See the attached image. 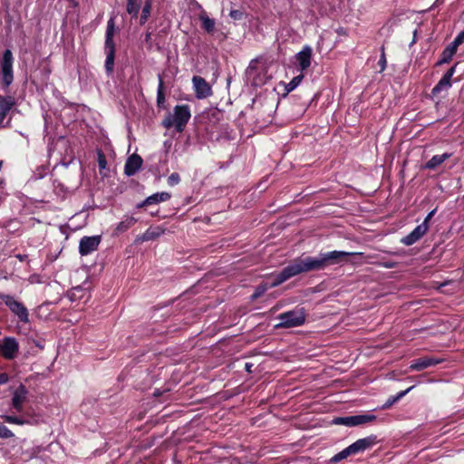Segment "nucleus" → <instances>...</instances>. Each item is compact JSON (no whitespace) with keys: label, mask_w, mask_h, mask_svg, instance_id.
<instances>
[{"label":"nucleus","mask_w":464,"mask_h":464,"mask_svg":"<svg viewBox=\"0 0 464 464\" xmlns=\"http://www.w3.org/2000/svg\"><path fill=\"white\" fill-rule=\"evenodd\" d=\"M383 266L386 268H392L394 267V263H386L383 265Z\"/></svg>","instance_id":"obj_45"},{"label":"nucleus","mask_w":464,"mask_h":464,"mask_svg":"<svg viewBox=\"0 0 464 464\" xmlns=\"http://www.w3.org/2000/svg\"><path fill=\"white\" fill-rule=\"evenodd\" d=\"M457 63L451 66L441 77L439 82L433 87L432 94L436 95L440 92L447 91L451 87V78L456 72Z\"/></svg>","instance_id":"obj_11"},{"label":"nucleus","mask_w":464,"mask_h":464,"mask_svg":"<svg viewBox=\"0 0 464 464\" xmlns=\"http://www.w3.org/2000/svg\"><path fill=\"white\" fill-rule=\"evenodd\" d=\"M180 181V177L178 173L174 172L168 178V184L171 187L178 185Z\"/></svg>","instance_id":"obj_37"},{"label":"nucleus","mask_w":464,"mask_h":464,"mask_svg":"<svg viewBox=\"0 0 464 464\" xmlns=\"http://www.w3.org/2000/svg\"><path fill=\"white\" fill-rule=\"evenodd\" d=\"M0 299L21 322L27 323L29 321L28 310L21 302L15 300L12 295L3 293L0 294Z\"/></svg>","instance_id":"obj_5"},{"label":"nucleus","mask_w":464,"mask_h":464,"mask_svg":"<svg viewBox=\"0 0 464 464\" xmlns=\"http://www.w3.org/2000/svg\"><path fill=\"white\" fill-rule=\"evenodd\" d=\"M97 156H98V159H97L98 166H99L100 170L105 169L107 168V160H106L105 155L103 154V152L101 150H98Z\"/></svg>","instance_id":"obj_34"},{"label":"nucleus","mask_w":464,"mask_h":464,"mask_svg":"<svg viewBox=\"0 0 464 464\" xmlns=\"http://www.w3.org/2000/svg\"><path fill=\"white\" fill-rule=\"evenodd\" d=\"M451 157L450 153H443L441 155H434L426 164L425 169H435L440 166L445 160Z\"/></svg>","instance_id":"obj_20"},{"label":"nucleus","mask_w":464,"mask_h":464,"mask_svg":"<svg viewBox=\"0 0 464 464\" xmlns=\"http://www.w3.org/2000/svg\"><path fill=\"white\" fill-rule=\"evenodd\" d=\"M18 350V342L14 337H5L0 343V353L7 360L16 357Z\"/></svg>","instance_id":"obj_7"},{"label":"nucleus","mask_w":464,"mask_h":464,"mask_svg":"<svg viewBox=\"0 0 464 464\" xmlns=\"http://www.w3.org/2000/svg\"><path fill=\"white\" fill-rule=\"evenodd\" d=\"M82 291H83V290H82V287H80V286H78V287H74V288L72 290L71 294H70V298H71L72 300H76L77 298H82V295H80L79 294H81Z\"/></svg>","instance_id":"obj_39"},{"label":"nucleus","mask_w":464,"mask_h":464,"mask_svg":"<svg viewBox=\"0 0 464 464\" xmlns=\"http://www.w3.org/2000/svg\"><path fill=\"white\" fill-rule=\"evenodd\" d=\"M151 6H152L151 0H146L144 5L142 7L141 14L140 17V24H144L148 21V19L150 15V13H151Z\"/></svg>","instance_id":"obj_27"},{"label":"nucleus","mask_w":464,"mask_h":464,"mask_svg":"<svg viewBox=\"0 0 464 464\" xmlns=\"http://www.w3.org/2000/svg\"><path fill=\"white\" fill-rule=\"evenodd\" d=\"M376 416L372 414H362V415H353L347 417H338L334 420V424L344 425L348 427H354L362 425L368 422H372L375 420Z\"/></svg>","instance_id":"obj_6"},{"label":"nucleus","mask_w":464,"mask_h":464,"mask_svg":"<svg viewBox=\"0 0 464 464\" xmlns=\"http://www.w3.org/2000/svg\"><path fill=\"white\" fill-rule=\"evenodd\" d=\"M13 63V53L7 49L4 52L3 57L0 60V71L5 88H7L14 81Z\"/></svg>","instance_id":"obj_4"},{"label":"nucleus","mask_w":464,"mask_h":464,"mask_svg":"<svg viewBox=\"0 0 464 464\" xmlns=\"http://www.w3.org/2000/svg\"><path fill=\"white\" fill-rule=\"evenodd\" d=\"M116 29H115V21L114 17H111L107 22L106 34L105 39H111L114 37Z\"/></svg>","instance_id":"obj_32"},{"label":"nucleus","mask_w":464,"mask_h":464,"mask_svg":"<svg viewBox=\"0 0 464 464\" xmlns=\"http://www.w3.org/2000/svg\"><path fill=\"white\" fill-rule=\"evenodd\" d=\"M14 99L11 96L0 98V125H4L5 120L14 105Z\"/></svg>","instance_id":"obj_17"},{"label":"nucleus","mask_w":464,"mask_h":464,"mask_svg":"<svg viewBox=\"0 0 464 464\" xmlns=\"http://www.w3.org/2000/svg\"><path fill=\"white\" fill-rule=\"evenodd\" d=\"M455 53H456L454 51H452L449 46H447L443 50L440 60L437 62V65H441L443 63H450Z\"/></svg>","instance_id":"obj_29"},{"label":"nucleus","mask_w":464,"mask_h":464,"mask_svg":"<svg viewBox=\"0 0 464 464\" xmlns=\"http://www.w3.org/2000/svg\"><path fill=\"white\" fill-rule=\"evenodd\" d=\"M378 63L380 65V71L383 72L386 68L387 63L383 46L382 47V53Z\"/></svg>","instance_id":"obj_38"},{"label":"nucleus","mask_w":464,"mask_h":464,"mask_svg":"<svg viewBox=\"0 0 464 464\" xmlns=\"http://www.w3.org/2000/svg\"><path fill=\"white\" fill-rule=\"evenodd\" d=\"M277 319L279 323L276 325V328L297 327L304 324L305 313L303 308L294 309L280 314Z\"/></svg>","instance_id":"obj_3"},{"label":"nucleus","mask_w":464,"mask_h":464,"mask_svg":"<svg viewBox=\"0 0 464 464\" xmlns=\"http://www.w3.org/2000/svg\"><path fill=\"white\" fill-rule=\"evenodd\" d=\"M164 233V229L157 227H150L148 228L144 234L141 236L140 240L142 241H150L154 240Z\"/></svg>","instance_id":"obj_21"},{"label":"nucleus","mask_w":464,"mask_h":464,"mask_svg":"<svg viewBox=\"0 0 464 464\" xmlns=\"http://www.w3.org/2000/svg\"><path fill=\"white\" fill-rule=\"evenodd\" d=\"M14 436V433L3 423L0 422V438L9 439Z\"/></svg>","instance_id":"obj_35"},{"label":"nucleus","mask_w":464,"mask_h":464,"mask_svg":"<svg viewBox=\"0 0 464 464\" xmlns=\"http://www.w3.org/2000/svg\"><path fill=\"white\" fill-rule=\"evenodd\" d=\"M192 82L197 98L204 99L212 94L211 87L204 78L200 76H194L192 78Z\"/></svg>","instance_id":"obj_10"},{"label":"nucleus","mask_w":464,"mask_h":464,"mask_svg":"<svg viewBox=\"0 0 464 464\" xmlns=\"http://www.w3.org/2000/svg\"><path fill=\"white\" fill-rule=\"evenodd\" d=\"M443 362L442 359H437L434 357H421L411 362L410 369L411 371H422L429 367L437 365Z\"/></svg>","instance_id":"obj_15"},{"label":"nucleus","mask_w":464,"mask_h":464,"mask_svg":"<svg viewBox=\"0 0 464 464\" xmlns=\"http://www.w3.org/2000/svg\"><path fill=\"white\" fill-rule=\"evenodd\" d=\"M452 51H454L455 53L457 52V49L459 47V44H455V42L453 41L450 45H448Z\"/></svg>","instance_id":"obj_44"},{"label":"nucleus","mask_w":464,"mask_h":464,"mask_svg":"<svg viewBox=\"0 0 464 464\" xmlns=\"http://www.w3.org/2000/svg\"><path fill=\"white\" fill-rule=\"evenodd\" d=\"M0 98H5V96H2V95H0Z\"/></svg>","instance_id":"obj_50"},{"label":"nucleus","mask_w":464,"mask_h":464,"mask_svg":"<svg viewBox=\"0 0 464 464\" xmlns=\"http://www.w3.org/2000/svg\"><path fill=\"white\" fill-rule=\"evenodd\" d=\"M17 257H18L21 261H23V260H24V256H22L21 255H18V256H17Z\"/></svg>","instance_id":"obj_49"},{"label":"nucleus","mask_w":464,"mask_h":464,"mask_svg":"<svg viewBox=\"0 0 464 464\" xmlns=\"http://www.w3.org/2000/svg\"><path fill=\"white\" fill-rule=\"evenodd\" d=\"M434 213H435V209H434V210H432V211H430V212L427 215V217L425 218V219H424V221H423L422 223H426V225H429V221H430V218L433 217Z\"/></svg>","instance_id":"obj_42"},{"label":"nucleus","mask_w":464,"mask_h":464,"mask_svg":"<svg viewBox=\"0 0 464 464\" xmlns=\"http://www.w3.org/2000/svg\"><path fill=\"white\" fill-rule=\"evenodd\" d=\"M245 367H246V370L247 372H251V367H252V364H250V363H248V362H247V363H246V366H245Z\"/></svg>","instance_id":"obj_46"},{"label":"nucleus","mask_w":464,"mask_h":464,"mask_svg":"<svg viewBox=\"0 0 464 464\" xmlns=\"http://www.w3.org/2000/svg\"><path fill=\"white\" fill-rule=\"evenodd\" d=\"M351 455H354V453H353L351 446H348L347 448L343 449V450H341L340 452H338L337 454L333 456L330 459V463H337V462L348 458Z\"/></svg>","instance_id":"obj_26"},{"label":"nucleus","mask_w":464,"mask_h":464,"mask_svg":"<svg viewBox=\"0 0 464 464\" xmlns=\"http://www.w3.org/2000/svg\"><path fill=\"white\" fill-rule=\"evenodd\" d=\"M429 225L421 223L418 225L409 235L402 237L401 242L405 246H411L420 240L428 231Z\"/></svg>","instance_id":"obj_9"},{"label":"nucleus","mask_w":464,"mask_h":464,"mask_svg":"<svg viewBox=\"0 0 464 464\" xmlns=\"http://www.w3.org/2000/svg\"><path fill=\"white\" fill-rule=\"evenodd\" d=\"M34 344L39 347L40 349H44V345H42L40 343L34 341Z\"/></svg>","instance_id":"obj_48"},{"label":"nucleus","mask_w":464,"mask_h":464,"mask_svg":"<svg viewBox=\"0 0 464 464\" xmlns=\"http://www.w3.org/2000/svg\"><path fill=\"white\" fill-rule=\"evenodd\" d=\"M104 48H105V53H115L116 52V47H115L113 38L105 39Z\"/></svg>","instance_id":"obj_36"},{"label":"nucleus","mask_w":464,"mask_h":464,"mask_svg":"<svg viewBox=\"0 0 464 464\" xmlns=\"http://www.w3.org/2000/svg\"><path fill=\"white\" fill-rule=\"evenodd\" d=\"M27 394L28 391L24 385H20L13 392L12 405L18 412L23 411L24 404L27 400Z\"/></svg>","instance_id":"obj_14"},{"label":"nucleus","mask_w":464,"mask_h":464,"mask_svg":"<svg viewBox=\"0 0 464 464\" xmlns=\"http://www.w3.org/2000/svg\"><path fill=\"white\" fill-rule=\"evenodd\" d=\"M2 418L8 423L17 424V425H24V424H34L33 420L25 419L22 417L5 415Z\"/></svg>","instance_id":"obj_25"},{"label":"nucleus","mask_w":464,"mask_h":464,"mask_svg":"<svg viewBox=\"0 0 464 464\" xmlns=\"http://www.w3.org/2000/svg\"><path fill=\"white\" fill-rule=\"evenodd\" d=\"M142 0H127L126 11L132 17L137 18Z\"/></svg>","instance_id":"obj_23"},{"label":"nucleus","mask_w":464,"mask_h":464,"mask_svg":"<svg viewBox=\"0 0 464 464\" xmlns=\"http://www.w3.org/2000/svg\"><path fill=\"white\" fill-rule=\"evenodd\" d=\"M377 442H378L377 436L371 435V436L357 440L355 442H353L350 446L353 449V451L355 455L359 452H362L368 449H371L375 444H377Z\"/></svg>","instance_id":"obj_13"},{"label":"nucleus","mask_w":464,"mask_h":464,"mask_svg":"<svg viewBox=\"0 0 464 464\" xmlns=\"http://www.w3.org/2000/svg\"><path fill=\"white\" fill-rule=\"evenodd\" d=\"M115 53H106L105 70L111 74L114 69Z\"/></svg>","instance_id":"obj_31"},{"label":"nucleus","mask_w":464,"mask_h":464,"mask_svg":"<svg viewBox=\"0 0 464 464\" xmlns=\"http://www.w3.org/2000/svg\"><path fill=\"white\" fill-rule=\"evenodd\" d=\"M313 49L309 45H305L295 54V59L302 72L307 70L311 65Z\"/></svg>","instance_id":"obj_12"},{"label":"nucleus","mask_w":464,"mask_h":464,"mask_svg":"<svg viewBox=\"0 0 464 464\" xmlns=\"http://www.w3.org/2000/svg\"><path fill=\"white\" fill-rule=\"evenodd\" d=\"M101 236L83 237L79 244V252L82 256H87L95 251L100 243Z\"/></svg>","instance_id":"obj_8"},{"label":"nucleus","mask_w":464,"mask_h":464,"mask_svg":"<svg viewBox=\"0 0 464 464\" xmlns=\"http://www.w3.org/2000/svg\"><path fill=\"white\" fill-rule=\"evenodd\" d=\"M362 255V253L334 250L320 253L316 256H308L296 258L280 272L276 280L272 284V286H277L299 274L324 270L330 266L341 265L348 262L350 256Z\"/></svg>","instance_id":"obj_1"},{"label":"nucleus","mask_w":464,"mask_h":464,"mask_svg":"<svg viewBox=\"0 0 464 464\" xmlns=\"http://www.w3.org/2000/svg\"><path fill=\"white\" fill-rule=\"evenodd\" d=\"M279 274H280V273L276 274V275H272V276H271L272 281H271V283H270V284L265 283V284H261V285H259L256 287V289L255 293L253 294L252 298H253V299H256V298L260 297V296H261V295H263V294H264V293H265L268 288L273 287V286H272V284L276 280L277 276H278Z\"/></svg>","instance_id":"obj_24"},{"label":"nucleus","mask_w":464,"mask_h":464,"mask_svg":"<svg viewBox=\"0 0 464 464\" xmlns=\"http://www.w3.org/2000/svg\"><path fill=\"white\" fill-rule=\"evenodd\" d=\"M303 78H304L303 74H300V75H297V76L294 77L290 81V82H288V84L286 85V91L288 92L294 91L300 84V82H302Z\"/></svg>","instance_id":"obj_33"},{"label":"nucleus","mask_w":464,"mask_h":464,"mask_svg":"<svg viewBox=\"0 0 464 464\" xmlns=\"http://www.w3.org/2000/svg\"><path fill=\"white\" fill-rule=\"evenodd\" d=\"M229 16L234 20H241L244 16V13L241 10H231Z\"/></svg>","instance_id":"obj_40"},{"label":"nucleus","mask_w":464,"mask_h":464,"mask_svg":"<svg viewBox=\"0 0 464 464\" xmlns=\"http://www.w3.org/2000/svg\"><path fill=\"white\" fill-rule=\"evenodd\" d=\"M412 389V387H410L408 388L407 390L405 391H402V392H400L399 393H397L395 396H392L391 398H389L386 402L382 405V409H389L392 405H393L396 401H398L400 399H401L402 397H404Z\"/></svg>","instance_id":"obj_28"},{"label":"nucleus","mask_w":464,"mask_h":464,"mask_svg":"<svg viewBox=\"0 0 464 464\" xmlns=\"http://www.w3.org/2000/svg\"><path fill=\"white\" fill-rule=\"evenodd\" d=\"M142 162L143 160L140 155L132 154L126 160L124 173L129 177L133 176L140 169Z\"/></svg>","instance_id":"obj_16"},{"label":"nucleus","mask_w":464,"mask_h":464,"mask_svg":"<svg viewBox=\"0 0 464 464\" xmlns=\"http://www.w3.org/2000/svg\"><path fill=\"white\" fill-rule=\"evenodd\" d=\"M165 102L164 84L160 75H159V86L157 91V103L161 106Z\"/></svg>","instance_id":"obj_30"},{"label":"nucleus","mask_w":464,"mask_h":464,"mask_svg":"<svg viewBox=\"0 0 464 464\" xmlns=\"http://www.w3.org/2000/svg\"><path fill=\"white\" fill-rule=\"evenodd\" d=\"M191 117L190 108L188 104L176 105L172 113H168L162 121L166 129L172 127L178 132H182Z\"/></svg>","instance_id":"obj_2"},{"label":"nucleus","mask_w":464,"mask_h":464,"mask_svg":"<svg viewBox=\"0 0 464 464\" xmlns=\"http://www.w3.org/2000/svg\"><path fill=\"white\" fill-rule=\"evenodd\" d=\"M137 222V219L130 216H126L117 225L116 227V232L118 234L123 233L129 228H130L135 223Z\"/></svg>","instance_id":"obj_22"},{"label":"nucleus","mask_w":464,"mask_h":464,"mask_svg":"<svg viewBox=\"0 0 464 464\" xmlns=\"http://www.w3.org/2000/svg\"><path fill=\"white\" fill-rule=\"evenodd\" d=\"M198 18L201 22V27L208 34H213L216 25L215 20L210 18L205 11L199 14Z\"/></svg>","instance_id":"obj_19"},{"label":"nucleus","mask_w":464,"mask_h":464,"mask_svg":"<svg viewBox=\"0 0 464 464\" xmlns=\"http://www.w3.org/2000/svg\"><path fill=\"white\" fill-rule=\"evenodd\" d=\"M453 41L455 44L460 45L464 42V30L461 31Z\"/></svg>","instance_id":"obj_41"},{"label":"nucleus","mask_w":464,"mask_h":464,"mask_svg":"<svg viewBox=\"0 0 464 464\" xmlns=\"http://www.w3.org/2000/svg\"><path fill=\"white\" fill-rule=\"evenodd\" d=\"M170 194L169 192H158L150 197H148L145 200L138 205V208H142L148 205L158 204L160 202H165L170 198Z\"/></svg>","instance_id":"obj_18"},{"label":"nucleus","mask_w":464,"mask_h":464,"mask_svg":"<svg viewBox=\"0 0 464 464\" xmlns=\"http://www.w3.org/2000/svg\"><path fill=\"white\" fill-rule=\"evenodd\" d=\"M150 37H151V34L150 33H147L146 35H145V40L147 42H149L150 40Z\"/></svg>","instance_id":"obj_47"},{"label":"nucleus","mask_w":464,"mask_h":464,"mask_svg":"<svg viewBox=\"0 0 464 464\" xmlns=\"http://www.w3.org/2000/svg\"><path fill=\"white\" fill-rule=\"evenodd\" d=\"M8 381V377L5 373H0V384H4Z\"/></svg>","instance_id":"obj_43"}]
</instances>
